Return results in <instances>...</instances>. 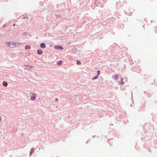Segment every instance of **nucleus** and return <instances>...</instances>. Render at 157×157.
I'll return each mask as SVG.
<instances>
[{
	"label": "nucleus",
	"instance_id": "nucleus-14",
	"mask_svg": "<svg viewBox=\"0 0 157 157\" xmlns=\"http://www.w3.org/2000/svg\"><path fill=\"white\" fill-rule=\"evenodd\" d=\"M7 44L8 45H10V42H8L7 43Z\"/></svg>",
	"mask_w": 157,
	"mask_h": 157
},
{
	"label": "nucleus",
	"instance_id": "nucleus-15",
	"mask_svg": "<svg viewBox=\"0 0 157 157\" xmlns=\"http://www.w3.org/2000/svg\"><path fill=\"white\" fill-rule=\"evenodd\" d=\"M118 75H115V78H117V77H118Z\"/></svg>",
	"mask_w": 157,
	"mask_h": 157
},
{
	"label": "nucleus",
	"instance_id": "nucleus-18",
	"mask_svg": "<svg viewBox=\"0 0 157 157\" xmlns=\"http://www.w3.org/2000/svg\"><path fill=\"white\" fill-rule=\"evenodd\" d=\"M15 24H14L13 25V26H15Z\"/></svg>",
	"mask_w": 157,
	"mask_h": 157
},
{
	"label": "nucleus",
	"instance_id": "nucleus-11",
	"mask_svg": "<svg viewBox=\"0 0 157 157\" xmlns=\"http://www.w3.org/2000/svg\"><path fill=\"white\" fill-rule=\"evenodd\" d=\"M77 63L78 65H79L81 63L79 61L77 60Z\"/></svg>",
	"mask_w": 157,
	"mask_h": 157
},
{
	"label": "nucleus",
	"instance_id": "nucleus-10",
	"mask_svg": "<svg viewBox=\"0 0 157 157\" xmlns=\"http://www.w3.org/2000/svg\"><path fill=\"white\" fill-rule=\"evenodd\" d=\"M98 76L97 75H96V76H95V77H93V78H92V79L93 80H94L95 79H96L98 78Z\"/></svg>",
	"mask_w": 157,
	"mask_h": 157
},
{
	"label": "nucleus",
	"instance_id": "nucleus-6",
	"mask_svg": "<svg viewBox=\"0 0 157 157\" xmlns=\"http://www.w3.org/2000/svg\"><path fill=\"white\" fill-rule=\"evenodd\" d=\"M37 53L38 54L40 55L42 53V52L40 50H38L37 51Z\"/></svg>",
	"mask_w": 157,
	"mask_h": 157
},
{
	"label": "nucleus",
	"instance_id": "nucleus-8",
	"mask_svg": "<svg viewBox=\"0 0 157 157\" xmlns=\"http://www.w3.org/2000/svg\"><path fill=\"white\" fill-rule=\"evenodd\" d=\"M30 47L29 46H25V50H28V49H30Z\"/></svg>",
	"mask_w": 157,
	"mask_h": 157
},
{
	"label": "nucleus",
	"instance_id": "nucleus-3",
	"mask_svg": "<svg viewBox=\"0 0 157 157\" xmlns=\"http://www.w3.org/2000/svg\"><path fill=\"white\" fill-rule=\"evenodd\" d=\"M24 67H25L26 69L28 70L31 69L32 68V67L29 65H25L24 66Z\"/></svg>",
	"mask_w": 157,
	"mask_h": 157
},
{
	"label": "nucleus",
	"instance_id": "nucleus-4",
	"mask_svg": "<svg viewBox=\"0 0 157 157\" xmlns=\"http://www.w3.org/2000/svg\"><path fill=\"white\" fill-rule=\"evenodd\" d=\"M40 46L42 48H44L45 47V44L44 43H41L40 44Z\"/></svg>",
	"mask_w": 157,
	"mask_h": 157
},
{
	"label": "nucleus",
	"instance_id": "nucleus-2",
	"mask_svg": "<svg viewBox=\"0 0 157 157\" xmlns=\"http://www.w3.org/2000/svg\"><path fill=\"white\" fill-rule=\"evenodd\" d=\"M21 44V43L18 42H13L12 43V45H13V46H19Z\"/></svg>",
	"mask_w": 157,
	"mask_h": 157
},
{
	"label": "nucleus",
	"instance_id": "nucleus-12",
	"mask_svg": "<svg viewBox=\"0 0 157 157\" xmlns=\"http://www.w3.org/2000/svg\"><path fill=\"white\" fill-rule=\"evenodd\" d=\"M123 79V78H121V85H123L124 84L123 82L122 81Z\"/></svg>",
	"mask_w": 157,
	"mask_h": 157
},
{
	"label": "nucleus",
	"instance_id": "nucleus-16",
	"mask_svg": "<svg viewBox=\"0 0 157 157\" xmlns=\"http://www.w3.org/2000/svg\"><path fill=\"white\" fill-rule=\"evenodd\" d=\"M62 61H60L59 62V63H60V64H62Z\"/></svg>",
	"mask_w": 157,
	"mask_h": 157
},
{
	"label": "nucleus",
	"instance_id": "nucleus-7",
	"mask_svg": "<svg viewBox=\"0 0 157 157\" xmlns=\"http://www.w3.org/2000/svg\"><path fill=\"white\" fill-rule=\"evenodd\" d=\"M34 149H32L30 152V156H31V155L32 154V153L34 151Z\"/></svg>",
	"mask_w": 157,
	"mask_h": 157
},
{
	"label": "nucleus",
	"instance_id": "nucleus-13",
	"mask_svg": "<svg viewBox=\"0 0 157 157\" xmlns=\"http://www.w3.org/2000/svg\"><path fill=\"white\" fill-rule=\"evenodd\" d=\"M100 71H97V73H98V75L97 76H98L100 74Z\"/></svg>",
	"mask_w": 157,
	"mask_h": 157
},
{
	"label": "nucleus",
	"instance_id": "nucleus-5",
	"mask_svg": "<svg viewBox=\"0 0 157 157\" xmlns=\"http://www.w3.org/2000/svg\"><path fill=\"white\" fill-rule=\"evenodd\" d=\"M3 85L4 86H7L8 84H7V83L6 82L3 81Z\"/></svg>",
	"mask_w": 157,
	"mask_h": 157
},
{
	"label": "nucleus",
	"instance_id": "nucleus-9",
	"mask_svg": "<svg viewBox=\"0 0 157 157\" xmlns=\"http://www.w3.org/2000/svg\"><path fill=\"white\" fill-rule=\"evenodd\" d=\"M36 97V96H35L32 97L31 98V100L32 101L34 100Z\"/></svg>",
	"mask_w": 157,
	"mask_h": 157
},
{
	"label": "nucleus",
	"instance_id": "nucleus-1",
	"mask_svg": "<svg viewBox=\"0 0 157 157\" xmlns=\"http://www.w3.org/2000/svg\"><path fill=\"white\" fill-rule=\"evenodd\" d=\"M54 48L55 49H63V47H62V46H55L54 47Z\"/></svg>",
	"mask_w": 157,
	"mask_h": 157
},
{
	"label": "nucleus",
	"instance_id": "nucleus-17",
	"mask_svg": "<svg viewBox=\"0 0 157 157\" xmlns=\"http://www.w3.org/2000/svg\"><path fill=\"white\" fill-rule=\"evenodd\" d=\"M55 100L56 101H58V99L57 98H56Z\"/></svg>",
	"mask_w": 157,
	"mask_h": 157
}]
</instances>
